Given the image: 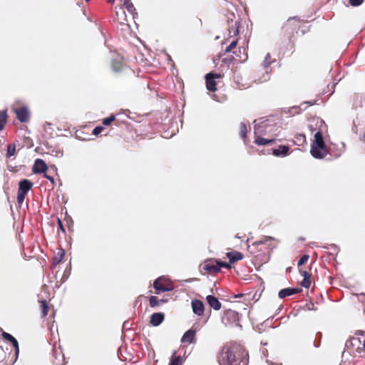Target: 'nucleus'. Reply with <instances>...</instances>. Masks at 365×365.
I'll list each match as a JSON object with an SVG mask.
<instances>
[{"label": "nucleus", "mask_w": 365, "mask_h": 365, "mask_svg": "<svg viewBox=\"0 0 365 365\" xmlns=\"http://www.w3.org/2000/svg\"><path fill=\"white\" fill-rule=\"evenodd\" d=\"M217 361L220 365H247L249 354L240 344L227 342L217 352Z\"/></svg>", "instance_id": "f257e3e1"}, {"label": "nucleus", "mask_w": 365, "mask_h": 365, "mask_svg": "<svg viewBox=\"0 0 365 365\" xmlns=\"http://www.w3.org/2000/svg\"><path fill=\"white\" fill-rule=\"evenodd\" d=\"M329 153L328 149L322 132L318 131L314 135V141H312L310 148V154L315 158H324Z\"/></svg>", "instance_id": "f03ea898"}, {"label": "nucleus", "mask_w": 365, "mask_h": 365, "mask_svg": "<svg viewBox=\"0 0 365 365\" xmlns=\"http://www.w3.org/2000/svg\"><path fill=\"white\" fill-rule=\"evenodd\" d=\"M301 25L302 21L297 16L289 18L282 27L283 36L292 42L298 34Z\"/></svg>", "instance_id": "7ed1b4c3"}, {"label": "nucleus", "mask_w": 365, "mask_h": 365, "mask_svg": "<svg viewBox=\"0 0 365 365\" xmlns=\"http://www.w3.org/2000/svg\"><path fill=\"white\" fill-rule=\"evenodd\" d=\"M112 71L123 79H131L135 76L134 71L119 60H112Z\"/></svg>", "instance_id": "20e7f679"}, {"label": "nucleus", "mask_w": 365, "mask_h": 365, "mask_svg": "<svg viewBox=\"0 0 365 365\" xmlns=\"http://www.w3.org/2000/svg\"><path fill=\"white\" fill-rule=\"evenodd\" d=\"M33 183L28 179H24L19 181L17 191L16 200L19 205H21L30 190L32 188Z\"/></svg>", "instance_id": "39448f33"}, {"label": "nucleus", "mask_w": 365, "mask_h": 365, "mask_svg": "<svg viewBox=\"0 0 365 365\" xmlns=\"http://www.w3.org/2000/svg\"><path fill=\"white\" fill-rule=\"evenodd\" d=\"M153 287L155 289V294H159L161 292L171 291L173 287L171 282L165 277H160L157 278L153 282Z\"/></svg>", "instance_id": "423d86ee"}, {"label": "nucleus", "mask_w": 365, "mask_h": 365, "mask_svg": "<svg viewBox=\"0 0 365 365\" xmlns=\"http://www.w3.org/2000/svg\"><path fill=\"white\" fill-rule=\"evenodd\" d=\"M12 110L16 115V119L20 122L26 123L30 119V113L27 107H16L13 108Z\"/></svg>", "instance_id": "0eeeda50"}, {"label": "nucleus", "mask_w": 365, "mask_h": 365, "mask_svg": "<svg viewBox=\"0 0 365 365\" xmlns=\"http://www.w3.org/2000/svg\"><path fill=\"white\" fill-rule=\"evenodd\" d=\"M222 78V76L218 73H209L205 76V83H206V88L209 91L214 92L217 88H216V86L217 83H216L217 79H220Z\"/></svg>", "instance_id": "6e6552de"}, {"label": "nucleus", "mask_w": 365, "mask_h": 365, "mask_svg": "<svg viewBox=\"0 0 365 365\" xmlns=\"http://www.w3.org/2000/svg\"><path fill=\"white\" fill-rule=\"evenodd\" d=\"M202 269L209 274H215L220 271L217 260H207L205 262Z\"/></svg>", "instance_id": "1a4fd4ad"}, {"label": "nucleus", "mask_w": 365, "mask_h": 365, "mask_svg": "<svg viewBox=\"0 0 365 365\" xmlns=\"http://www.w3.org/2000/svg\"><path fill=\"white\" fill-rule=\"evenodd\" d=\"M47 170L48 166L46 162L43 159H36L32 167L33 173H46Z\"/></svg>", "instance_id": "9d476101"}, {"label": "nucleus", "mask_w": 365, "mask_h": 365, "mask_svg": "<svg viewBox=\"0 0 365 365\" xmlns=\"http://www.w3.org/2000/svg\"><path fill=\"white\" fill-rule=\"evenodd\" d=\"M196 329L192 327L188 329L182 336L181 342L186 343L187 344H192L196 343L195 338Z\"/></svg>", "instance_id": "9b49d317"}, {"label": "nucleus", "mask_w": 365, "mask_h": 365, "mask_svg": "<svg viewBox=\"0 0 365 365\" xmlns=\"http://www.w3.org/2000/svg\"><path fill=\"white\" fill-rule=\"evenodd\" d=\"M1 336H3L4 340L12 344L15 349V356L16 359L19 352L18 341L11 334L4 331V330H1Z\"/></svg>", "instance_id": "f8f14e48"}, {"label": "nucleus", "mask_w": 365, "mask_h": 365, "mask_svg": "<svg viewBox=\"0 0 365 365\" xmlns=\"http://www.w3.org/2000/svg\"><path fill=\"white\" fill-rule=\"evenodd\" d=\"M192 309L194 314L202 316L205 311V305L202 301L198 299L192 300L191 302Z\"/></svg>", "instance_id": "ddd939ff"}, {"label": "nucleus", "mask_w": 365, "mask_h": 365, "mask_svg": "<svg viewBox=\"0 0 365 365\" xmlns=\"http://www.w3.org/2000/svg\"><path fill=\"white\" fill-rule=\"evenodd\" d=\"M302 292L300 287H287L282 289L279 292V297L281 299H284L288 296H291L294 294H298Z\"/></svg>", "instance_id": "4468645a"}, {"label": "nucleus", "mask_w": 365, "mask_h": 365, "mask_svg": "<svg viewBox=\"0 0 365 365\" xmlns=\"http://www.w3.org/2000/svg\"><path fill=\"white\" fill-rule=\"evenodd\" d=\"M165 319V314L163 312H155L150 316V324L153 326H159Z\"/></svg>", "instance_id": "2eb2a0df"}, {"label": "nucleus", "mask_w": 365, "mask_h": 365, "mask_svg": "<svg viewBox=\"0 0 365 365\" xmlns=\"http://www.w3.org/2000/svg\"><path fill=\"white\" fill-rule=\"evenodd\" d=\"M227 256L229 258L230 264L242 260L244 257V255L239 251L229 252L227 253Z\"/></svg>", "instance_id": "dca6fc26"}, {"label": "nucleus", "mask_w": 365, "mask_h": 365, "mask_svg": "<svg viewBox=\"0 0 365 365\" xmlns=\"http://www.w3.org/2000/svg\"><path fill=\"white\" fill-rule=\"evenodd\" d=\"M206 300L209 306L215 310H219L222 307V304L220 303V302L212 295L207 296Z\"/></svg>", "instance_id": "f3484780"}, {"label": "nucleus", "mask_w": 365, "mask_h": 365, "mask_svg": "<svg viewBox=\"0 0 365 365\" xmlns=\"http://www.w3.org/2000/svg\"><path fill=\"white\" fill-rule=\"evenodd\" d=\"M300 274L304 277V279L302 282V286L303 287L308 288L311 284V274H309L307 270L299 269Z\"/></svg>", "instance_id": "a211bd4d"}, {"label": "nucleus", "mask_w": 365, "mask_h": 365, "mask_svg": "<svg viewBox=\"0 0 365 365\" xmlns=\"http://www.w3.org/2000/svg\"><path fill=\"white\" fill-rule=\"evenodd\" d=\"M289 147L287 145H280L277 149L272 150V155L274 156H286L289 152Z\"/></svg>", "instance_id": "6ab92c4d"}, {"label": "nucleus", "mask_w": 365, "mask_h": 365, "mask_svg": "<svg viewBox=\"0 0 365 365\" xmlns=\"http://www.w3.org/2000/svg\"><path fill=\"white\" fill-rule=\"evenodd\" d=\"M65 257V251L64 250H60L56 252L55 256L53 258V265L56 266L61 263Z\"/></svg>", "instance_id": "aec40b11"}, {"label": "nucleus", "mask_w": 365, "mask_h": 365, "mask_svg": "<svg viewBox=\"0 0 365 365\" xmlns=\"http://www.w3.org/2000/svg\"><path fill=\"white\" fill-rule=\"evenodd\" d=\"M39 308L40 311H41V315L43 317H46L48 314L49 310V305L48 302L46 299L39 301Z\"/></svg>", "instance_id": "412c9836"}, {"label": "nucleus", "mask_w": 365, "mask_h": 365, "mask_svg": "<svg viewBox=\"0 0 365 365\" xmlns=\"http://www.w3.org/2000/svg\"><path fill=\"white\" fill-rule=\"evenodd\" d=\"M7 111L0 110V131L4 129L7 123Z\"/></svg>", "instance_id": "4be33fe9"}, {"label": "nucleus", "mask_w": 365, "mask_h": 365, "mask_svg": "<svg viewBox=\"0 0 365 365\" xmlns=\"http://www.w3.org/2000/svg\"><path fill=\"white\" fill-rule=\"evenodd\" d=\"M274 141V138L267 139L263 137H255V143L258 145H264L267 144L272 143Z\"/></svg>", "instance_id": "5701e85b"}, {"label": "nucleus", "mask_w": 365, "mask_h": 365, "mask_svg": "<svg viewBox=\"0 0 365 365\" xmlns=\"http://www.w3.org/2000/svg\"><path fill=\"white\" fill-rule=\"evenodd\" d=\"M166 301L164 299H158L155 296H151L149 298V304L150 307H156L157 306H159L161 303H165Z\"/></svg>", "instance_id": "b1692460"}, {"label": "nucleus", "mask_w": 365, "mask_h": 365, "mask_svg": "<svg viewBox=\"0 0 365 365\" xmlns=\"http://www.w3.org/2000/svg\"><path fill=\"white\" fill-rule=\"evenodd\" d=\"M123 2L124 6L127 9L128 11L133 15L135 13V9L133 6V4L131 3L130 0H122Z\"/></svg>", "instance_id": "393cba45"}, {"label": "nucleus", "mask_w": 365, "mask_h": 365, "mask_svg": "<svg viewBox=\"0 0 365 365\" xmlns=\"http://www.w3.org/2000/svg\"><path fill=\"white\" fill-rule=\"evenodd\" d=\"M272 238L270 237H265L264 240L257 241L252 243V247L258 249L259 247L264 246L267 242L271 240Z\"/></svg>", "instance_id": "a878e982"}, {"label": "nucleus", "mask_w": 365, "mask_h": 365, "mask_svg": "<svg viewBox=\"0 0 365 365\" xmlns=\"http://www.w3.org/2000/svg\"><path fill=\"white\" fill-rule=\"evenodd\" d=\"M247 133V125L244 123H240V135L242 138H245Z\"/></svg>", "instance_id": "bb28decb"}, {"label": "nucleus", "mask_w": 365, "mask_h": 365, "mask_svg": "<svg viewBox=\"0 0 365 365\" xmlns=\"http://www.w3.org/2000/svg\"><path fill=\"white\" fill-rule=\"evenodd\" d=\"M16 153V147L14 144H9L7 147V153L6 156L10 158L11 156H14Z\"/></svg>", "instance_id": "cd10ccee"}, {"label": "nucleus", "mask_w": 365, "mask_h": 365, "mask_svg": "<svg viewBox=\"0 0 365 365\" xmlns=\"http://www.w3.org/2000/svg\"><path fill=\"white\" fill-rule=\"evenodd\" d=\"M169 365H182L181 356H174L170 361Z\"/></svg>", "instance_id": "c85d7f7f"}, {"label": "nucleus", "mask_w": 365, "mask_h": 365, "mask_svg": "<svg viewBox=\"0 0 365 365\" xmlns=\"http://www.w3.org/2000/svg\"><path fill=\"white\" fill-rule=\"evenodd\" d=\"M238 43L237 40L232 41L225 48V53H230L232 51L233 48H235Z\"/></svg>", "instance_id": "c756f323"}, {"label": "nucleus", "mask_w": 365, "mask_h": 365, "mask_svg": "<svg viewBox=\"0 0 365 365\" xmlns=\"http://www.w3.org/2000/svg\"><path fill=\"white\" fill-rule=\"evenodd\" d=\"M309 258V256L307 254L302 255V257L300 258V259L298 262V267H302L303 264L307 262L308 259Z\"/></svg>", "instance_id": "7c9ffc66"}, {"label": "nucleus", "mask_w": 365, "mask_h": 365, "mask_svg": "<svg viewBox=\"0 0 365 365\" xmlns=\"http://www.w3.org/2000/svg\"><path fill=\"white\" fill-rule=\"evenodd\" d=\"M115 119V115H112L110 117H107L106 118H103V124L104 125H109Z\"/></svg>", "instance_id": "2f4dec72"}, {"label": "nucleus", "mask_w": 365, "mask_h": 365, "mask_svg": "<svg viewBox=\"0 0 365 365\" xmlns=\"http://www.w3.org/2000/svg\"><path fill=\"white\" fill-rule=\"evenodd\" d=\"M104 130V128L102 127V126H96L93 130V135H98V134H101L103 130Z\"/></svg>", "instance_id": "473e14b6"}, {"label": "nucleus", "mask_w": 365, "mask_h": 365, "mask_svg": "<svg viewBox=\"0 0 365 365\" xmlns=\"http://www.w3.org/2000/svg\"><path fill=\"white\" fill-rule=\"evenodd\" d=\"M349 4L354 6H357L364 3V0H349Z\"/></svg>", "instance_id": "72a5a7b5"}, {"label": "nucleus", "mask_w": 365, "mask_h": 365, "mask_svg": "<svg viewBox=\"0 0 365 365\" xmlns=\"http://www.w3.org/2000/svg\"><path fill=\"white\" fill-rule=\"evenodd\" d=\"M270 58H271V56H270L269 53H267L265 57V59L263 62L265 68H267L271 64L272 61H271Z\"/></svg>", "instance_id": "f704fd0d"}, {"label": "nucleus", "mask_w": 365, "mask_h": 365, "mask_svg": "<svg viewBox=\"0 0 365 365\" xmlns=\"http://www.w3.org/2000/svg\"><path fill=\"white\" fill-rule=\"evenodd\" d=\"M218 263H219V267L220 269H221V267H225V269H231V266H230L231 264H230V262L227 263V262L218 261Z\"/></svg>", "instance_id": "c9c22d12"}, {"label": "nucleus", "mask_w": 365, "mask_h": 365, "mask_svg": "<svg viewBox=\"0 0 365 365\" xmlns=\"http://www.w3.org/2000/svg\"><path fill=\"white\" fill-rule=\"evenodd\" d=\"M43 174H44V177L46 178H47L48 180H49L51 181V182L52 183V185H54V184H55L54 178L53 176L48 175L46 173H43Z\"/></svg>", "instance_id": "e433bc0d"}, {"label": "nucleus", "mask_w": 365, "mask_h": 365, "mask_svg": "<svg viewBox=\"0 0 365 365\" xmlns=\"http://www.w3.org/2000/svg\"><path fill=\"white\" fill-rule=\"evenodd\" d=\"M58 222V227L60 230H61L63 232H66V230L64 229L63 225L61 219L57 220Z\"/></svg>", "instance_id": "4c0bfd02"}, {"label": "nucleus", "mask_w": 365, "mask_h": 365, "mask_svg": "<svg viewBox=\"0 0 365 365\" xmlns=\"http://www.w3.org/2000/svg\"><path fill=\"white\" fill-rule=\"evenodd\" d=\"M108 4H113L115 2V0H106Z\"/></svg>", "instance_id": "58836bf2"}, {"label": "nucleus", "mask_w": 365, "mask_h": 365, "mask_svg": "<svg viewBox=\"0 0 365 365\" xmlns=\"http://www.w3.org/2000/svg\"><path fill=\"white\" fill-rule=\"evenodd\" d=\"M364 142H365V133L364 134V135L362 136V138H361Z\"/></svg>", "instance_id": "ea45409f"}, {"label": "nucleus", "mask_w": 365, "mask_h": 365, "mask_svg": "<svg viewBox=\"0 0 365 365\" xmlns=\"http://www.w3.org/2000/svg\"><path fill=\"white\" fill-rule=\"evenodd\" d=\"M364 349L365 351V341L364 342Z\"/></svg>", "instance_id": "a19ab883"}, {"label": "nucleus", "mask_w": 365, "mask_h": 365, "mask_svg": "<svg viewBox=\"0 0 365 365\" xmlns=\"http://www.w3.org/2000/svg\"><path fill=\"white\" fill-rule=\"evenodd\" d=\"M91 0H86V2H89Z\"/></svg>", "instance_id": "79ce46f5"}, {"label": "nucleus", "mask_w": 365, "mask_h": 365, "mask_svg": "<svg viewBox=\"0 0 365 365\" xmlns=\"http://www.w3.org/2000/svg\"><path fill=\"white\" fill-rule=\"evenodd\" d=\"M364 295L365 296V294H364Z\"/></svg>", "instance_id": "37998d69"}, {"label": "nucleus", "mask_w": 365, "mask_h": 365, "mask_svg": "<svg viewBox=\"0 0 365 365\" xmlns=\"http://www.w3.org/2000/svg\"><path fill=\"white\" fill-rule=\"evenodd\" d=\"M364 312H365V310H364Z\"/></svg>", "instance_id": "c03bdc74"}]
</instances>
